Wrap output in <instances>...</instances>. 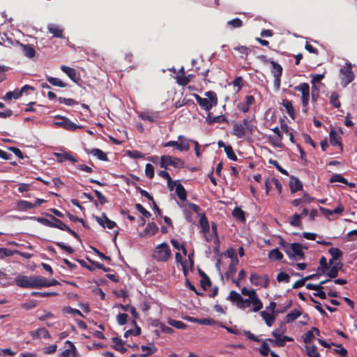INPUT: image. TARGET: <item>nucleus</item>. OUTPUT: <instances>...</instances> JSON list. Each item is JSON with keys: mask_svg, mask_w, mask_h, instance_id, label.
I'll use <instances>...</instances> for the list:
<instances>
[{"mask_svg": "<svg viewBox=\"0 0 357 357\" xmlns=\"http://www.w3.org/2000/svg\"><path fill=\"white\" fill-rule=\"evenodd\" d=\"M207 98H202L197 94H195V98L199 105L204 110L208 112L218 104V97L216 93L209 91L205 93Z\"/></svg>", "mask_w": 357, "mask_h": 357, "instance_id": "f257e3e1", "label": "nucleus"}, {"mask_svg": "<svg viewBox=\"0 0 357 357\" xmlns=\"http://www.w3.org/2000/svg\"><path fill=\"white\" fill-rule=\"evenodd\" d=\"M280 244L283 247L284 252L289 257V258H296L298 257L299 259H305V254L303 251V249H307V248H303L301 243H293L289 245L284 240H281Z\"/></svg>", "mask_w": 357, "mask_h": 357, "instance_id": "f03ea898", "label": "nucleus"}, {"mask_svg": "<svg viewBox=\"0 0 357 357\" xmlns=\"http://www.w3.org/2000/svg\"><path fill=\"white\" fill-rule=\"evenodd\" d=\"M152 257L157 261H167L172 257V251L169 245L166 242L158 245L153 250Z\"/></svg>", "mask_w": 357, "mask_h": 357, "instance_id": "7ed1b4c3", "label": "nucleus"}, {"mask_svg": "<svg viewBox=\"0 0 357 357\" xmlns=\"http://www.w3.org/2000/svg\"><path fill=\"white\" fill-rule=\"evenodd\" d=\"M184 162L178 158L172 157L171 155H162L160 157V165L162 168L167 169L168 166H172L176 168H183Z\"/></svg>", "mask_w": 357, "mask_h": 357, "instance_id": "20e7f679", "label": "nucleus"}, {"mask_svg": "<svg viewBox=\"0 0 357 357\" xmlns=\"http://www.w3.org/2000/svg\"><path fill=\"white\" fill-rule=\"evenodd\" d=\"M341 75V85L344 87L347 86L354 79V74L352 71V66L349 63H346L345 66L340 68Z\"/></svg>", "mask_w": 357, "mask_h": 357, "instance_id": "39448f33", "label": "nucleus"}, {"mask_svg": "<svg viewBox=\"0 0 357 357\" xmlns=\"http://www.w3.org/2000/svg\"><path fill=\"white\" fill-rule=\"evenodd\" d=\"M56 118L59 119L60 121H56L54 124L57 127H61L64 129L70 131H74L77 129L82 128V126H79L72 122L69 119L65 116H56Z\"/></svg>", "mask_w": 357, "mask_h": 357, "instance_id": "423d86ee", "label": "nucleus"}, {"mask_svg": "<svg viewBox=\"0 0 357 357\" xmlns=\"http://www.w3.org/2000/svg\"><path fill=\"white\" fill-rule=\"evenodd\" d=\"M270 64L272 66L271 73L274 77V87L276 90H278L280 87V78L282 74V67L275 61H270Z\"/></svg>", "mask_w": 357, "mask_h": 357, "instance_id": "0eeeda50", "label": "nucleus"}, {"mask_svg": "<svg viewBox=\"0 0 357 357\" xmlns=\"http://www.w3.org/2000/svg\"><path fill=\"white\" fill-rule=\"evenodd\" d=\"M250 282L255 286L267 288L269 285V278L267 275L261 276L256 273H252L250 277Z\"/></svg>", "mask_w": 357, "mask_h": 357, "instance_id": "6e6552de", "label": "nucleus"}, {"mask_svg": "<svg viewBox=\"0 0 357 357\" xmlns=\"http://www.w3.org/2000/svg\"><path fill=\"white\" fill-rule=\"evenodd\" d=\"M255 98L253 96L248 95L245 97L244 101L237 104L236 107L240 112L247 113L250 111V107L255 104Z\"/></svg>", "mask_w": 357, "mask_h": 357, "instance_id": "1a4fd4ad", "label": "nucleus"}, {"mask_svg": "<svg viewBox=\"0 0 357 357\" xmlns=\"http://www.w3.org/2000/svg\"><path fill=\"white\" fill-rule=\"evenodd\" d=\"M96 220L98 223L104 228H108L109 229H114L116 224L115 222L109 220L105 213H102L101 216H96Z\"/></svg>", "mask_w": 357, "mask_h": 357, "instance_id": "9d476101", "label": "nucleus"}, {"mask_svg": "<svg viewBox=\"0 0 357 357\" xmlns=\"http://www.w3.org/2000/svg\"><path fill=\"white\" fill-rule=\"evenodd\" d=\"M32 277L18 275L15 278L16 285L22 288H32Z\"/></svg>", "mask_w": 357, "mask_h": 357, "instance_id": "9b49d317", "label": "nucleus"}, {"mask_svg": "<svg viewBox=\"0 0 357 357\" xmlns=\"http://www.w3.org/2000/svg\"><path fill=\"white\" fill-rule=\"evenodd\" d=\"M29 335L33 340L40 338L50 339L51 337L49 331L45 328H39L37 330L31 331L29 332Z\"/></svg>", "mask_w": 357, "mask_h": 357, "instance_id": "f8f14e48", "label": "nucleus"}, {"mask_svg": "<svg viewBox=\"0 0 357 357\" xmlns=\"http://www.w3.org/2000/svg\"><path fill=\"white\" fill-rule=\"evenodd\" d=\"M247 132L248 131L246 130L243 125L239 123H234L233 129L231 132V134L237 137L238 138H242L246 135Z\"/></svg>", "mask_w": 357, "mask_h": 357, "instance_id": "ddd939ff", "label": "nucleus"}, {"mask_svg": "<svg viewBox=\"0 0 357 357\" xmlns=\"http://www.w3.org/2000/svg\"><path fill=\"white\" fill-rule=\"evenodd\" d=\"M54 155L59 162H63L66 160H69L72 162L77 161V160L70 152L54 153Z\"/></svg>", "mask_w": 357, "mask_h": 357, "instance_id": "4468645a", "label": "nucleus"}, {"mask_svg": "<svg viewBox=\"0 0 357 357\" xmlns=\"http://www.w3.org/2000/svg\"><path fill=\"white\" fill-rule=\"evenodd\" d=\"M158 227L155 222H149L144 231L140 234V236L144 237L146 235L153 236L158 232Z\"/></svg>", "mask_w": 357, "mask_h": 357, "instance_id": "2eb2a0df", "label": "nucleus"}, {"mask_svg": "<svg viewBox=\"0 0 357 357\" xmlns=\"http://www.w3.org/2000/svg\"><path fill=\"white\" fill-rule=\"evenodd\" d=\"M46 278L41 275L32 276V289L46 287Z\"/></svg>", "mask_w": 357, "mask_h": 357, "instance_id": "dca6fc26", "label": "nucleus"}, {"mask_svg": "<svg viewBox=\"0 0 357 357\" xmlns=\"http://www.w3.org/2000/svg\"><path fill=\"white\" fill-rule=\"evenodd\" d=\"M342 266L343 264L341 261L335 263V264L328 268L329 271L326 273V275L330 278H335L338 275L339 271L342 270Z\"/></svg>", "mask_w": 357, "mask_h": 357, "instance_id": "f3484780", "label": "nucleus"}, {"mask_svg": "<svg viewBox=\"0 0 357 357\" xmlns=\"http://www.w3.org/2000/svg\"><path fill=\"white\" fill-rule=\"evenodd\" d=\"M85 151L87 153L91 154L93 156L96 157L100 160L108 161V158H107V154L99 149L95 148V149H92L91 150L85 149Z\"/></svg>", "mask_w": 357, "mask_h": 357, "instance_id": "a211bd4d", "label": "nucleus"}, {"mask_svg": "<svg viewBox=\"0 0 357 357\" xmlns=\"http://www.w3.org/2000/svg\"><path fill=\"white\" fill-rule=\"evenodd\" d=\"M48 31L55 38H62L63 30L55 24H49L47 25Z\"/></svg>", "mask_w": 357, "mask_h": 357, "instance_id": "6ab92c4d", "label": "nucleus"}, {"mask_svg": "<svg viewBox=\"0 0 357 357\" xmlns=\"http://www.w3.org/2000/svg\"><path fill=\"white\" fill-rule=\"evenodd\" d=\"M329 139L330 143L333 146H339L340 149L342 150V144L341 142V137L338 135V133L334 130H331L329 133Z\"/></svg>", "mask_w": 357, "mask_h": 357, "instance_id": "aec40b11", "label": "nucleus"}, {"mask_svg": "<svg viewBox=\"0 0 357 357\" xmlns=\"http://www.w3.org/2000/svg\"><path fill=\"white\" fill-rule=\"evenodd\" d=\"M178 140L179 141L178 150L180 151H187L190 149V142H192V140L187 139L183 135H178Z\"/></svg>", "mask_w": 357, "mask_h": 357, "instance_id": "412c9836", "label": "nucleus"}, {"mask_svg": "<svg viewBox=\"0 0 357 357\" xmlns=\"http://www.w3.org/2000/svg\"><path fill=\"white\" fill-rule=\"evenodd\" d=\"M290 190L292 193L296 192L303 189V183L298 178L294 176L291 177V181L289 183Z\"/></svg>", "mask_w": 357, "mask_h": 357, "instance_id": "4be33fe9", "label": "nucleus"}, {"mask_svg": "<svg viewBox=\"0 0 357 357\" xmlns=\"http://www.w3.org/2000/svg\"><path fill=\"white\" fill-rule=\"evenodd\" d=\"M302 314V312L297 309H294L291 312L288 313L284 319L285 324H289L294 321L298 317Z\"/></svg>", "mask_w": 357, "mask_h": 357, "instance_id": "5701e85b", "label": "nucleus"}, {"mask_svg": "<svg viewBox=\"0 0 357 357\" xmlns=\"http://www.w3.org/2000/svg\"><path fill=\"white\" fill-rule=\"evenodd\" d=\"M206 120L209 125L213 124L214 123H228L227 118L224 115L211 116L210 113L208 114Z\"/></svg>", "mask_w": 357, "mask_h": 357, "instance_id": "b1692460", "label": "nucleus"}, {"mask_svg": "<svg viewBox=\"0 0 357 357\" xmlns=\"http://www.w3.org/2000/svg\"><path fill=\"white\" fill-rule=\"evenodd\" d=\"M229 298L231 301L236 303L237 307L239 308H245L244 305H241V302L243 301V297L236 291H231Z\"/></svg>", "mask_w": 357, "mask_h": 357, "instance_id": "393cba45", "label": "nucleus"}, {"mask_svg": "<svg viewBox=\"0 0 357 357\" xmlns=\"http://www.w3.org/2000/svg\"><path fill=\"white\" fill-rule=\"evenodd\" d=\"M20 47L22 50L23 54L28 58L32 59L36 55V50L35 49L29 44L24 45V44H20Z\"/></svg>", "mask_w": 357, "mask_h": 357, "instance_id": "a878e982", "label": "nucleus"}, {"mask_svg": "<svg viewBox=\"0 0 357 357\" xmlns=\"http://www.w3.org/2000/svg\"><path fill=\"white\" fill-rule=\"evenodd\" d=\"M52 220H53V228H57L62 231H66L68 228V226L63 222L61 220L56 218L53 215L46 214Z\"/></svg>", "mask_w": 357, "mask_h": 357, "instance_id": "bb28decb", "label": "nucleus"}, {"mask_svg": "<svg viewBox=\"0 0 357 357\" xmlns=\"http://www.w3.org/2000/svg\"><path fill=\"white\" fill-rule=\"evenodd\" d=\"M260 315L265 321L266 324L268 326H271L274 321L275 320V316L273 313H268L266 311L260 312Z\"/></svg>", "mask_w": 357, "mask_h": 357, "instance_id": "cd10ccee", "label": "nucleus"}, {"mask_svg": "<svg viewBox=\"0 0 357 357\" xmlns=\"http://www.w3.org/2000/svg\"><path fill=\"white\" fill-rule=\"evenodd\" d=\"M112 342L114 344L113 348L120 351L122 354H124L127 351V349L123 347L124 342L119 337H113Z\"/></svg>", "mask_w": 357, "mask_h": 357, "instance_id": "c85d7f7f", "label": "nucleus"}, {"mask_svg": "<svg viewBox=\"0 0 357 357\" xmlns=\"http://www.w3.org/2000/svg\"><path fill=\"white\" fill-rule=\"evenodd\" d=\"M175 191H176V193L178 197L181 201H185L186 200V199H187V192H186L185 188L183 187V185L181 183H176Z\"/></svg>", "mask_w": 357, "mask_h": 357, "instance_id": "c756f323", "label": "nucleus"}, {"mask_svg": "<svg viewBox=\"0 0 357 357\" xmlns=\"http://www.w3.org/2000/svg\"><path fill=\"white\" fill-rule=\"evenodd\" d=\"M139 117L142 120L148 121L151 123L154 122L156 119H158V115L157 113H151L148 112H141L139 114Z\"/></svg>", "mask_w": 357, "mask_h": 357, "instance_id": "7c9ffc66", "label": "nucleus"}, {"mask_svg": "<svg viewBox=\"0 0 357 357\" xmlns=\"http://www.w3.org/2000/svg\"><path fill=\"white\" fill-rule=\"evenodd\" d=\"M61 69L69 77L70 79H72L74 82H76L77 71L75 69L66 66H62L61 67Z\"/></svg>", "mask_w": 357, "mask_h": 357, "instance_id": "2f4dec72", "label": "nucleus"}, {"mask_svg": "<svg viewBox=\"0 0 357 357\" xmlns=\"http://www.w3.org/2000/svg\"><path fill=\"white\" fill-rule=\"evenodd\" d=\"M328 268L329 266L327 259L324 256H322L319 259V266L317 267V271L322 275Z\"/></svg>", "mask_w": 357, "mask_h": 357, "instance_id": "473e14b6", "label": "nucleus"}, {"mask_svg": "<svg viewBox=\"0 0 357 357\" xmlns=\"http://www.w3.org/2000/svg\"><path fill=\"white\" fill-rule=\"evenodd\" d=\"M250 300H251V303L253 305V308H252L253 312H258L262 308L263 304H262L261 300L259 299V298L258 297L257 293L255 294V296H252V297H250Z\"/></svg>", "mask_w": 357, "mask_h": 357, "instance_id": "72a5a7b5", "label": "nucleus"}, {"mask_svg": "<svg viewBox=\"0 0 357 357\" xmlns=\"http://www.w3.org/2000/svg\"><path fill=\"white\" fill-rule=\"evenodd\" d=\"M253 121H255V119H250L247 118L244 119L243 120V123H241L243 125L249 135H252L255 128V125L252 123Z\"/></svg>", "mask_w": 357, "mask_h": 357, "instance_id": "f704fd0d", "label": "nucleus"}, {"mask_svg": "<svg viewBox=\"0 0 357 357\" xmlns=\"http://www.w3.org/2000/svg\"><path fill=\"white\" fill-rule=\"evenodd\" d=\"M66 344H69L70 349H66L65 351H63L61 354L60 357H69L70 355H74L76 353V348L72 342L67 340L66 342Z\"/></svg>", "mask_w": 357, "mask_h": 357, "instance_id": "c9c22d12", "label": "nucleus"}, {"mask_svg": "<svg viewBox=\"0 0 357 357\" xmlns=\"http://www.w3.org/2000/svg\"><path fill=\"white\" fill-rule=\"evenodd\" d=\"M17 207L19 210L24 211L35 208L33 203L26 200H20L17 202Z\"/></svg>", "mask_w": 357, "mask_h": 357, "instance_id": "e433bc0d", "label": "nucleus"}, {"mask_svg": "<svg viewBox=\"0 0 357 357\" xmlns=\"http://www.w3.org/2000/svg\"><path fill=\"white\" fill-rule=\"evenodd\" d=\"M282 105L286 109L287 113L290 117L294 119L295 113L291 102L288 100H283Z\"/></svg>", "mask_w": 357, "mask_h": 357, "instance_id": "4c0bfd02", "label": "nucleus"}, {"mask_svg": "<svg viewBox=\"0 0 357 357\" xmlns=\"http://www.w3.org/2000/svg\"><path fill=\"white\" fill-rule=\"evenodd\" d=\"M328 253L333 257V259H337L339 261H341L343 252L341 250L337 248H331L328 250Z\"/></svg>", "mask_w": 357, "mask_h": 357, "instance_id": "58836bf2", "label": "nucleus"}, {"mask_svg": "<svg viewBox=\"0 0 357 357\" xmlns=\"http://www.w3.org/2000/svg\"><path fill=\"white\" fill-rule=\"evenodd\" d=\"M268 257L273 260L280 261L283 258V255L278 248H275L269 252Z\"/></svg>", "mask_w": 357, "mask_h": 357, "instance_id": "ea45409f", "label": "nucleus"}, {"mask_svg": "<svg viewBox=\"0 0 357 357\" xmlns=\"http://www.w3.org/2000/svg\"><path fill=\"white\" fill-rule=\"evenodd\" d=\"M47 80L49 82L50 84L55 86H59L61 88L67 86L66 83L63 82L57 77H47Z\"/></svg>", "mask_w": 357, "mask_h": 357, "instance_id": "a19ab883", "label": "nucleus"}, {"mask_svg": "<svg viewBox=\"0 0 357 357\" xmlns=\"http://www.w3.org/2000/svg\"><path fill=\"white\" fill-rule=\"evenodd\" d=\"M307 354L310 357H321L315 345L305 346Z\"/></svg>", "mask_w": 357, "mask_h": 357, "instance_id": "79ce46f5", "label": "nucleus"}, {"mask_svg": "<svg viewBox=\"0 0 357 357\" xmlns=\"http://www.w3.org/2000/svg\"><path fill=\"white\" fill-rule=\"evenodd\" d=\"M20 97H21L20 92L18 91V89H15L13 91L7 92L3 96V99L4 100H10L12 98L18 99Z\"/></svg>", "mask_w": 357, "mask_h": 357, "instance_id": "37998d69", "label": "nucleus"}, {"mask_svg": "<svg viewBox=\"0 0 357 357\" xmlns=\"http://www.w3.org/2000/svg\"><path fill=\"white\" fill-rule=\"evenodd\" d=\"M296 91H300L303 95H305L310 92V86L307 83H301L294 87Z\"/></svg>", "mask_w": 357, "mask_h": 357, "instance_id": "c03bdc74", "label": "nucleus"}, {"mask_svg": "<svg viewBox=\"0 0 357 357\" xmlns=\"http://www.w3.org/2000/svg\"><path fill=\"white\" fill-rule=\"evenodd\" d=\"M339 95L336 92H333L330 96V103L335 108H339L341 103L339 100Z\"/></svg>", "mask_w": 357, "mask_h": 357, "instance_id": "a18cd8bd", "label": "nucleus"}, {"mask_svg": "<svg viewBox=\"0 0 357 357\" xmlns=\"http://www.w3.org/2000/svg\"><path fill=\"white\" fill-rule=\"evenodd\" d=\"M289 223L291 226L294 227H301V215L298 213H295L292 216L289 218Z\"/></svg>", "mask_w": 357, "mask_h": 357, "instance_id": "49530a36", "label": "nucleus"}, {"mask_svg": "<svg viewBox=\"0 0 357 357\" xmlns=\"http://www.w3.org/2000/svg\"><path fill=\"white\" fill-rule=\"evenodd\" d=\"M141 349L142 351H147L146 354L148 356H151L158 351L157 347L154 345L153 343L150 344V345H142Z\"/></svg>", "mask_w": 357, "mask_h": 357, "instance_id": "de8ad7c7", "label": "nucleus"}, {"mask_svg": "<svg viewBox=\"0 0 357 357\" xmlns=\"http://www.w3.org/2000/svg\"><path fill=\"white\" fill-rule=\"evenodd\" d=\"M233 216L241 221L245 220V213L240 208L236 207L234 209Z\"/></svg>", "mask_w": 357, "mask_h": 357, "instance_id": "09e8293b", "label": "nucleus"}, {"mask_svg": "<svg viewBox=\"0 0 357 357\" xmlns=\"http://www.w3.org/2000/svg\"><path fill=\"white\" fill-rule=\"evenodd\" d=\"M192 77V75H188L187 76H178L177 77V82L179 85L182 86H186L191 81V79Z\"/></svg>", "mask_w": 357, "mask_h": 357, "instance_id": "8fccbe9b", "label": "nucleus"}, {"mask_svg": "<svg viewBox=\"0 0 357 357\" xmlns=\"http://www.w3.org/2000/svg\"><path fill=\"white\" fill-rule=\"evenodd\" d=\"M140 334H141V328L138 325H136V327L135 328L134 330L130 329V330L126 331L124 333L123 336H124V337L127 338L130 335L137 336V335H139Z\"/></svg>", "mask_w": 357, "mask_h": 357, "instance_id": "3c124183", "label": "nucleus"}, {"mask_svg": "<svg viewBox=\"0 0 357 357\" xmlns=\"http://www.w3.org/2000/svg\"><path fill=\"white\" fill-rule=\"evenodd\" d=\"M63 312L66 314H71L74 316H81L84 317L82 313L77 309L72 308L70 306H66L63 308Z\"/></svg>", "mask_w": 357, "mask_h": 357, "instance_id": "603ef678", "label": "nucleus"}, {"mask_svg": "<svg viewBox=\"0 0 357 357\" xmlns=\"http://www.w3.org/2000/svg\"><path fill=\"white\" fill-rule=\"evenodd\" d=\"M225 151L228 158L230 160H232L234 161L237 160V156L236 155L235 153L234 152V150L231 147V146L228 145L227 146H225Z\"/></svg>", "mask_w": 357, "mask_h": 357, "instance_id": "864d4df0", "label": "nucleus"}, {"mask_svg": "<svg viewBox=\"0 0 357 357\" xmlns=\"http://www.w3.org/2000/svg\"><path fill=\"white\" fill-rule=\"evenodd\" d=\"M54 243L68 254H73L75 252V250L71 246L66 245L63 242L54 241Z\"/></svg>", "mask_w": 357, "mask_h": 357, "instance_id": "5fc2aeb1", "label": "nucleus"}, {"mask_svg": "<svg viewBox=\"0 0 357 357\" xmlns=\"http://www.w3.org/2000/svg\"><path fill=\"white\" fill-rule=\"evenodd\" d=\"M329 181L331 183L340 182L342 183H347V179L343 177L341 174H334L331 177Z\"/></svg>", "mask_w": 357, "mask_h": 357, "instance_id": "6e6d98bb", "label": "nucleus"}, {"mask_svg": "<svg viewBox=\"0 0 357 357\" xmlns=\"http://www.w3.org/2000/svg\"><path fill=\"white\" fill-rule=\"evenodd\" d=\"M128 314L126 313H119L116 317V321L119 325L123 326L128 322Z\"/></svg>", "mask_w": 357, "mask_h": 357, "instance_id": "4d7b16f0", "label": "nucleus"}, {"mask_svg": "<svg viewBox=\"0 0 357 357\" xmlns=\"http://www.w3.org/2000/svg\"><path fill=\"white\" fill-rule=\"evenodd\" d=\"M169 324L173 326V327H175L176 328H178V329H185L187 328V325L183 323V321H177V320H174V319H170L169 321Z\"/></svg>", "mask_w": 357, "mask_h": 357, "instance_id": "13d9d810", "label": "nucleus"}, {"mask_svg": "<svg viewBox=\"0 0 357 357\" xmlns=\"http://www.w3.org/2000/svg\"><path fill=\"white\" fill-rule=\"evenodd\" d=\"M31 295L32 296H40V297H48V296H55L57 295V293L53 291H33Z\"/></svg>", "mask_w": 357, "mask_h": 357, "instance_id": "bf43d9fd", "label": "nucleus"}, {"mask_svg": "<svg viewBox=\"0 0 357 357\" xmlns=\"http://www.w3.org/2000/svg\"><path fill=\"white\" fill-rule=\"evenodd\" d=\"M135 208L144 218H149L151 216V213L144 208L142 204H136Z\"/></svg>", "mask_w": 357, "mask_h": 357, "instance_id": "052dcab7", "label": "nucleus"}, {"mask_svg": "<svg viewBox=\"0 0 357 357\" xmlns=\"http://www.w3.org/2000/svg\"><path fill=\"white\" fill-rule=\"evenodd\" d=\"M333 345L338 347V349H334L335 354H339L342 357H346L347 356V350L342 344H335L333 343Z\"/></svg>", "mask_w": 357, "mask_h": 357, "instance_id": "680f3d73", "label": "nucleus"}, {"mask_svg": "<svg viewBox=\"0 0 357 357\" xmlns=\"http://www.w3.org/2000/svg\"><path fill=\"white\" fill-rule=\"evenodd\" d=\"M145 174L149 178H153L154 177V167L151 164L147 163L146 165Z\"/></svg>", "mask_w": 357, "mask_h": 357, "instance_id": "e2e57ef3", "label": "nucleus"}, {"mask_svg": "<svg viewBox=\"0 0 357 357\" xmlns=\"http://www.w3.org/2000/svg\"><path fill=\"white\" fill-rule=\"evenodd\" d=\"M234 50L238 51L239 53H241L242 55H244L247 56L248 54L250 52V49L243 45H238L234 47ZM243 56H242L243 57Z\"/></svg>", "mask_w": 357, "mask_h": 357, "instance_id": "0e129e2a", "label": "nucleus"}, {"mask_svg": "<svg viewBox=\"0 0 357 357\" xmlns=\"http://www.w3.org/2000/svg\"><path fill=\"white\" fill-rule=\"evenodd\" d=\"M58 100L60 103H63L68 106L75 105L78 103L75 100H74L73 98H66L59 97L58 98Z\"/></svg>", "mask_w": 357, "mask_h": 357, "instance_id": "69168bd1", "label": "nucleus"}, {"mask_svg": "<svg viewBox=\"0 0 357 357\" xmlns=\"http://www.w3.org/2000/svg\"><path fill=\"white\" fill-rule=\"evenodd\" d=\"M268 162L271 165H273L280 173H282V174L284 175H286L287 176L288 175V172L286 169H283L280 165L279 163L275 160H273V159H270L268 160Z\"/></svg>", "mask_w": 357, "mask_h": 357, "instance_id": "338daca9", "label": "nucleus"}, {"mask_svg": "<svg viewBox=\"0 0 357 357\" xmlns=\"http://www.w3.org/2000/svg\"><path fill=\"white\" fill-rule=\"evenodd\" d=\"M227 24L230 25L232 28H239L243 26V22L239 18H234L231 20H229Z\"/></svg>", "mask_w": 357, "mask_h": 357, "instance_id": "774afa93", "label": "nucleus"}]
</instances>
